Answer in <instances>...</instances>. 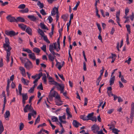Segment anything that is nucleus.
<instances>
[{
  "label": "nucleus",
  "instance_id": "1",
  "mask_svg": "<svg viewBox=\"0 0 134 134\" xmlns=\"http://www.w3.org/2000/svg\"><path fill=\"white\" fill-rule=\"evenodd\" d=\"M58 8L54 7L53 8L51 12V14L52 15H54L56 14V20L57 21L59 20V16L58 12Z\"/></svg>",
  "mask_w": 134,
  "mask_h": 134
},
{
  "label": "nucleus",
  "instance_id": "2",
  "mask_svg": "<svg viewBox=\"0 0 134 134\" xmlns=\"http://www.w3.org/2000/svg\"><path fill=\"white\" fill-rule=\"evenodd\" d=\"M27 61L24 64V67L28 70L30 69L32 67V63L28 59H27Z\"/></svg>",
  "mask_w": 134,
  "mask_h": 134
},
{
  "label": "nucleus",
  "instance_id": "3",
  "mask_svg": "<svg viewBox=\"0 0 134 134\" xmlns=\"http://www.w3.org/2000/svg\"><path fill=\"white\" fill-rule=\"evenodd\" d=\"M55 104L58 106H60L63 104L61 100L60 97L59 95H57L55 99Z\"/></svg>",
  "mask_w": 134,
  "mask_h": 134
},
{
  "label": "nucleus",
  "instance_id": "4",
  "mask_svg": "<svg viewBox=\"0 0 134 134\" xmlns=\"http://www.w3.org/2000/svg\"><path fill=\"white\" fill-rule=\"evenodd\" d=\"M27 110H28L29 111L31 112L34 109L31 105H29L28 104H27L26 105L24 109V112L25 113L27 112H28Z\"/></svg>",
  "mask_w": 134,
  "mask_h": 134
},
{
  "label": "nucleus",
  "instance_id": "5",
  "mask_svg": "<svg viewBox=\"0 0 134 134\" xmlns=\"http://www.w3.org/2000/svg\"><path fill=\"white\" fill-rule=\"evenodd\" d=\"M54 83L53 85L56 86H59L60 87V90L61 91V93H63L64 91V86L63 84L60 85L56 82H54Z\"/></svg>",
  "mask_w": 134,
  "mask_h": 134
},
{
  "label": "nucleus",
  "instance_id": "6",
  "mask_svg": "<svg viewBox=\"0 0 134 134\" xmlns=\"http://www.w3.org/2000/svg\"><path fill=\"white\" fill-rule=\"evenodd\" d=\"M92 130L94 133H97L99 129V128L96 125H93L91 127Z\"/></svg>",
  "mask_w": 134,
  "mask_h": 134
},
{
  "label": "nucleus",
  "instance_id": "7",
  "mask_svg": "<svg viewBox=\"0 0 134 134\" xmlns=\"http://www.w3.org/2000/svg\"><path fill=\"white\" fill-rule=\"evenodd\" d=\"M6 19L8 21L11 23H15V22L16 21L15 18L14 17L12 16L11 15H9L7 16Z\"/></svg>",
  "mask_w": 134,
  "mask_h": 134
},
{
  "label": "nucleus",
  "instance_id": "8",
  "mask_svg": "<svg viewBox=\"0 0 134 134\" xmlns=\"http://www.w3.org/2000/svg\"><path fill=\"white\" fill-rule=\"evenodd\" d=\"M15 32L14 31L7 30L5 31V34L8 35L11 37L12 36H14L15 35Z\"/></svg>",
  "mask_w": 134,
  "mask_h": 134
},
{
  "label": "nucleus",
  "instance_id": "9",
  "mask_svg": "<svg viewBox=\"0 0 134 134\" xmlns=\"http://www.w3.org/2000/svg\"><path fill=\"white\" fill-rule=\"evenodd\" d=\"M3 47L5 49V50L7 51V55H10V51L12 49L11 47H10L9 45L7 47L6 46H3Z\"/></svg>",
  "mask_w": 134,
  "mask_h": 134
},
{
  "label": "nucleus",
  "instance_id": "10",
  "mask_svg": "<svg viewBox=\"0 0 134 134\" xmlns=\"http://www.w3.org/2000/svg\"><path fill=\"white\" fill-rule=\"evenodd\" d=\"M57 95H59L58 93L56 91H54L48 96V97L49 99H51L53 97H55V99H56V97Z\"/></svg>",
  "mask_w": 134,
  "mask_h": 134
},
{
  "label": "nucleus",
  "instance_id": "11",
  "mask_svg": "<svg viewBox=\"0 0 134 134\" xmlns=\"http://www.w3.org/2000/svg\"><path fill=\"white\" fill-rule=\"evenodd\" d=\"M55 49L54 47L53 44H50L49 46V50L50 52L53 54H55V52L54 51Z\"/></svg>",
  "mask_w": 134,
  "mask_h": 134
},
{
  "label": "nucleus",
  "instance_id": "12",
  "mask_svg": "<svg viewBox=\"0 0 134 134\" xmlns=\"http://www.w3.org/2000/svg\"><path fill=\"white\" fill-rule=\"evenodd\" d=\"M16 21L15 23H17L18 22H24L25 21V19L23 18L20 17H18L16 19Z\"/></svg>",
  "mask_w": 134,
  "mask_h": 134
},
{
  "label": "nucleus",
  "instance_id": "13",
  "mask_svg": "<svg viewBox=\"0 0 134 134\" xmlns=\"http://www.w3.org/2000/svg\"><path fill=\"white\" fill-rule=\"evenodd\" d=\"M47 77L49 79V82H52V84L53 85V83H54V82H55V81L52 78V77L50 76L49 75V74L48 72V73H47Z\"/></svg>",
  "mask_w": 134,
  "mask_h": 134
},
{
  "label": "nucleus",
  "instance_id": "14",
  "mask_svg": "<svg viewBox=\"0 0 134 134\" xmlns=\"http://www.w3.org/2000/svg\"><path fill=\"white\" fill-rule=\"evenodd\" d=\"M19 70L21 71V74L23 76H26L25 70L24 68L22 67H20Z\"/></svg>",
  "mask_w": 134,
  "mask_h": 134
},
{
  "label": "nucleus",
  "instance_id": "15",
  "mask_svg": "<svg viewBox=\"0 0 134 134\" xmlns=\"http://www.w3.org/2000/svg\"><path fill=\"white\" fill-rule=\"evenodd\" d=\"M31 54H29L28 55L30 58L32 59L33 60L36 59V56L34 53H30Z\"/></svg>",
  "mask_w": 134,
  "mask_h": 134
},
{
  "label": "nucleus",
  "instance_id": "16",
  "mask_svg": "<svg viewBox=\"0 0 134 134\" xmlns=\"http://www.w3.org/2000/svg\"><path fill=\"white\" fill-rule=\"evenodd\" d=\"M10 114L9 111V110H7L5 112L4 114V117L5 119L8 118V119H7V120H9V117L10 116Z\"/></svg>",
  "mask_w": 134,
  "mask_h": 134
},
{
  "label": "nucleus",
  "instance_id": "17",
  "mask_svg": "<svg viewBox=\"0 0 134 134\" xmlns=\"http://www.w3.org/2000/svg\"><path fill=\"white\" fill-rule=\"evenodd\" d=\"M18 26L20 28L24 31H25V30L26 28V26L23 23L19 24Z\"/></svg>",
  "mask_w": 134,
  "mask_h": 134
},
{
  "label": "nucleus",
  "instance_id": "18",
  "mask_svg": "<svg viewBox=\"0 0 134 134\" xmlns=\"http://www.w3.org/2000/svg\"><path fill=\"white\" fill-rule=\"evenodd\" d=\"M26 31L29 35H32V30L29 27H27L26 30Z\"/></svg>",
  "mask_w": 134,
  "mask_h": 134
},
{
  "label": "nucleus",
  "instance_id": "19",
  "mask_svg": "<svg viewBox=\"0 0 134 134\" xmlns=\"http://www.w3.org/2000/svg\"><path fill=\"white\" fill-rule=\"evenodd\" d=\"M79 122L76 120H73L72 124L74 126L76 127L77 128L79 127Z\"/></svg>",
  "mask_w": 134,
  "mask_h": 134
},
{
  "label": "nucleus",
  "instance_id": "20",
  "mask_svg": "<svg viewBox=\"0 0 134 134\" xmlns=\"http://www.w3.org/2000/svg\"><path fill=\"white\" fill-rule=\"evenodd\" d=\"M115 80V76H113L112 77H111L110 80V86H112L113 84L114 83Z\"/></svg>",
  "mask_w": 134,
  "mask_h": 134
},
{
  "label": "nucleus",
  "instance_id": "21",
  "mask_svg": "<svg viewBox=\"0 0 134 134\" xmlns=\"http://www.w3.org/2000/svg\"><path fill=\"white\" fill-rule=\"evenodd\" d=\"M42 72H41L38 74V78L36 79L33 82L34 83H36L37 82L38 80L40 79L41 77L42 76Z\"/></svg>",
  "mask_w": 134,
  "mask_h": 134
},
{
  "label": "nucleus",
  "instance_id": "22",
  "mask_svg": "<svg viewBox=\"0 0 134 134\" xmlns=\"http://www.w3.org/2000/svg\"><path fill=\"white\" fill-rule=\"evenodd\" d=\"M28 18L30 19L31 20L35 21L36 20V18L34 15H29L27 16Z\"/></svg>",
  "mask_w": 134,
  "mask_h": 134
},
{
  "label": "nucleus",
  "instance_id": "23",
  "mask_svg": "<svg viewBox=\"0 0 134 134\" xmlns=\"http://www.w3.org/2000/svg\"><path fill=\"white\" fill-rule=\"evenodd\" d=\"M5 43L3 44V46H5L7 47L10 44L9 40L7 38L5 37Z\"/></svg>",
  "mask_w": 134,
  "mask_h": 134
},
{
  "label": "nucleus",
  "instance_id": "24",
  "mask_svg": "<svg viewBox=\"0 0 134 134\" xmlns=\"http://www.w3.org/2000/svg\"><path fill=\"white\" fill-rule=\"evenodd\" d=\"M23 100H27L28 98V97L27 95V93H23L22 94Z\"/></svg>",
  "mask_w": 134,
  "mask_h": 134
},
{
  "label": "nucleus",
  "instance_id": "25",
  "mask_svg": "<svg viewBox=\"0 0 134 134\" xmlns=\"http://www.w3.org/2000/svg\"><path fill=\"white\" fill-rule=\"evenodd\" d=\"M4 130V127L2 121H0V134H1Z\"/></svg>",
  "mask_w": 134,
  "mask_h": 134
},
{
  "label": "nucleus",
  "instance_id": "26",
  "mask_svg": "<svg viewBox=\"0 0 134 134\" xmlns=\"http://www.w3.org/2000/svg\"><path fill=\"white\" fill-rule=\"evenodd\" d=\"M94 113L92 112L91 113L89 114L87 116V120L91 119V118L93 116Z\"/></svg>",
  "mask_w": 134,
  "mask_h": 134
},
{
  "label": "nucleus",
  "instance_id": "27",
  "mask_svg": "<svg viewBox=\"0 0 134 134\" xmlns=\"http://www.w3.org/2000/svg\"><path fill=\"white\" fill-rule=\"evenodd\" d=\"M33 51L35 53H39L40 52V49L38 48L35 47L33 49Z\"/></svg>",
  "mask_w": 134,
  "mask_h": 134
},
{
  "label": "nucleus",
  "instance_id": "28",
  "mask_svg": "<svg viewBox=\"0 0 134 134\" xmlns=\"http://www.w3.org/2000/svg\"><path fill=\"white\" fill-rule=\"evenodd\" d=\"M38 33L42 36H43L44 35V34L43 31L40 29H38L37 30Z\"/></svg>",
  "mask_w": 134,
  "mask_h": 134
},
{
  "label": "nucleus",
  "instance_id": "29",
  "mask_svg": "<svg viewBox=\"0 0 134 134\" xmlns=\"http://www.w3.org/2000/svg\"><path fill=\"white\" fill-rule=\"evenodd\" d=\"M18 90L19 91V94L21 96L22 95V94L21 93L22 91V85H21L20 83L18 85Z\"/></svg>",
  "mask_w": 134,
  "mask_h": 134
},
{
  "label": "nucleus",
  "instance_id": "30",
  "mask_svg": "<svg viewBox=\"0 0 134 134\" xmlns=\"http://www.w3.org/2000/svg\"><path fill=\"white\" fill-rule=\"evenodd\" d=\"M29 12V9L27 8H26L20 10V12L22 13H27Z\"/></svg>",
  "mask_w": 134,
  "mask_h": 134
},
{
  "label": "nucleus",
  "instance_id": "31",
  "mask_svg": "<svg viewBox=\"0 0 134 134\" xmlns=\"http://www.w3.org/2000/svg\"><path fill=\"white\" fill-rule=\"evenodd\" d=\"M130 27V26L129 25H126V27L127 28V31L129 34H130L131 32Z\"/></svg>",
  "mask_w": 134,
  "mask_h": 134
},
{
  "label": "nucleus",
  "instance_id": "32",
  "mask_svg": "<svg viewBox=\"0 0 134 134\" xmlns=\"http://www.w3.org/2000/svg\"><path fill=\"white\" fill-rule=\"evenodd\" d=\"M40 25L42 29L48 30V29L47 28V27H46L45 25L44 24L42 23H40Z\"/></svg>",
  "mask_w": 134,
  "mask_h": 134
},
{
  "label": "nucleus",
  "instance_id": "33",
  "mask_svg": "<svg viewBox=\"0 0 134 134\" xmlns=\"http://www.w3.org/2000/svg\"><path fill=\"white\" fill-rule=\"evenodd\" d=\"M37 4L41 8H42L44 7V4L43 3H41L39 1H38Z\"/></svg>",
  "mask_w": 134,
  "mask_h": 134
},
{
  "label": "nucleus",
  "instance_id": "34",
  "mask_svg": "<svg viewBox=\"0 0 134 134\" xmlns=\"http://www.w3.org/2000/svg\"><path fill=\"white\" fill-rule=\"evenodd\" d=\"M80 118L81 119H82L83 120H87V116L85 115H81L80 117Z\"/></svg>",
  "mask_w": 134,
  "mask_h": 134
},
{
  "label": "nucleus",
  "instance_id": "35",
  "mask_svg": "<svg viewBox=\"0 0 134 134\" xmlns=\"http://www.w3.org/2000/svg\"><path fill=\"white\" fill-rule=\"evenodd\" d=\"M51 120L52 122H57L58 121V119L57 117L55 116H52L51 117Z\"/></svg>",
  "mask_w": 134,
  "mask_h": 134
},
{
  "label": "nucleus",
  "instance_id": "36",
  "mask_svg": "<svg viewBox=\"0 0 134 134\" xmlns=\"http://www.w3.org/2000/svg\"><path fill=\"white\" fill-rule=\"evenodd\" d=\"M43 37V39L44 41L48 43H50V42L49 40L48 39L47 37L46 36H42Z\"/></svg>",
  "mask_w": 134,
  "mask_h": 134
},
{
  "label": "nucleus",
  "instance_id": "37",
  "mask_svg": "<svg viewBox=\"0 0 134 134\" xmlns=\"http://www.w3.org/2000/svg\"><path fill=\"white\" fill-rule=\"evenodd\" d=\"M40 120V115H38L37 118L36 119L35 121L34 125H36L37 123H38Z\"/></svg>",
  "mask_w": 134,
  "mask_h": 134
},
{
  "label": "nucleus",
  "instance_id": "38",
  "mask_svg": "<svg viewBox=\"0 0 134 134\" xmlns=\"http://www.w3.org/2000/svg\"><path fill=\"white\" fill-rule=\"evenodd\" d=\"M48 58L52 62H53L54 60V57H53L52 56L51 54H50L48 55Z\"/></svg>",
  "mask_w": 134,
  "mask_h": 134
},
{
  "label": "nucleus",
  "instance_id": "39",
  "mask_svg": "<svg viewBox=\"0 0 134 134\" xmlns=\"http://www.w3.org/2000/svg\"><path fill=\"white\" fill-rule=\"evenodd\" d=\"M80 3V1H78L76 4L75 7L73 9V10H76L77 8V7L79 5Z\"/></svg>",
  "mask_w": 134,
  "mask_h": 134
},
{
  "label": "nucleus",
  "instance_id": "40",
  "mask_svg": "<svg viewBox=\"0 0 134 134\" xmlns=\"http://www.w3.org/2000/svg\"><path fill=\"white\" fill-rule=\"evenodd\" d=\"M6 102H7V100H6V97H4V102H3L4 103H3V110L4 109V108H5V104L6 103Z\"/></svg>",
  "mask_w": 134,
  "mask_h": 134
},
{
  "label": "nucleus",
  "instance_id": "41",
  "mask_svg": "<svg viewBox=\"0 0 134 134\" xmlns=\"http://www.w3.org/2000/svg\"><path fill=\"white\" fill-rule=\"evenodd\" d=\"M107 93L108 94V95L109 96H110V94L109 92H108V91H110V93H112V88L110 86L108 87L107 88Z\"/></svg>",
  "mask_w": 134,
  "mask_h": 134
},
{
  "label": "nucleus",
  "instance_id": "42",
  "mask_svg": "<svg viewBox=\"0 0 134 134\" xmlns=\"http://www.w3.org/2000/svg\"><path fill=\"white\" fill-rule=\"evenodd\" d=\"M68 54L69 55V57L68 58V60H69V58L70 59V60H71V62H73L71 56V55L70 54V50L69 49L68 51Z\"/></svg>",
  "mask_w": 134,
  "mask_h": 134
},
{
  "label": "nucleus",
  "instance_id": "43",
  "mask_svg": "<svg viewBox=\"0 0 134 134\" xmlns=\"http://www.w3.org/2000/svg\"><path fill=\"white\" fill-rule=\"evenodd\" d=\"M21 81L22 82L24 83V85H28V83L26 81V80L23 77H22L21 78Z\"/></svg>",
  "mask_w": 134,
  "mask_h": 134
},
{
  "label": "nucleus",
  "instance_id": "44",
  "mask_svg": "<svg viewBox=\"0 0 134 134\" xmlns=\"http://www.w3.org/2000/svg\"><path fill=\"white\" fill-rule=\"evenodd\" d=\"M26 6L25 4H22L20 5L18 8L19 9H23Z\"/></svg>",
  "mask_w": 134,
  "mask_h": 134
},
{
  "label": "nucleus",
  "instance_id": "45",
  "mask_svg": "<svg viewBox=\"0 0 134 134\" xmlns=\"http://www.w3.org/2000/svg\"><path fill=\"white\" fill-rule=\"evenodd\" d=\"M10 86V84H7L6 88V91L7 92V94L8 96L9 93V88Z\"/></svg>",
  "mask_w": 134,
  "mask_h": 134
},
{
  "label": "nucleus",
  "instance_id": "46",
  "mask_svg": "<svg viewBox=\"0 0 134 134\" xmlns=\"http://www.w3.org/2000/svg\"><path fill=\"white\" fill-rule=\"evenodd\" d=\"M23 51L24 52H26L28 53H31L32 51L29 49L27 48L25 49L24 48L23 49Z\"/></svg>",
  "mask_w": 134,
  "mask_h": 134
},
{
  "label": "nucleus",
  "instance_id": "47",
  "mask_svg": "<svg viewBox=\"0 0 134 134\" xmlns=\"http://www.w3.org/2000/svg\"><path fill=\"white\" fill-rule=\"evenodd\" d=\"M112 130V132L113 133H115V134H119L118 132L120 131L116 129H114Z\"/></svg>",
  "mask_w": 134,
  "mask_h": 134
},
{
  "label": "nucleus",
  "instance_id": "48",
  "mask_svg": "<svg viewBox=\"0 0 134 134\" xmlns=\"http://www.w3.org/2000/svg\"><path fill=\"white\" fill-rule=\"evenodd\" d=\"M24 127V125L23 123H21L19 126V130L20 131L22 130Z\"/></svg>",
  "mask_w": 134,
  "mask_h": 134
},
{
  "label": "nucleus",
  "instance_id": "49",
  "mask_svg": "<svg viewBox=\"0 0 134 134\" xmlns=\"http://www.w3.org/2000/svg\"><path fill=\"white\" fill-rule=\"evenodd\" d=\"M62 65H59L57 67V68L59 70H60L61 68L64 65V64L65 63L64 61H63L62 62Z\"/></svg>",
  "mask_w": 134,
  "mask_h": 134
},
{
  "label": "nucleus",
  "instance_id": "50",
  "mask_svg": "<svg viewBox=\"0 0 134 134\" xmlns=\"http://www.w3.org/2000/svg\"><path fill=\"white\" fill-rule=\"evenodd\" d=\"M41 48L44 52H45L46 51V46L45 45H43L41 47Z\"/></svg>",
  "mask_w": 134,
  "mask_h": 134
},
{
  "label": "nucleus",
  "instance_id": "51",
  "mask_svg": "<svg viewBox=\"0 0 134 134\" xmlns=\"http://www.w3.org/2000/svg\"><path fill=\"white\" fill-rule=\"evenodd\" d=\"M96 25L100 33H101L102 31V29L100 25L97 23H96Z\"/></svg>",
  "mask_w": 134,
  "mask_h": 134
},
{
  "label": "nucleus",
  "instance_id": "52",
  "mask_svg": "<svg viewBox=\"0 0 134 134\" xmlns=\"http://www.w3.org/2000/svg\"><path fill=\"white\" fill-rule=\"evenodd\" d=\"M126 42H127V45L129 44L130 43L129 42V37L128 34H127L126 35Z\"/></svg>",
  "mask_w": 134,
  "mask_h": 134
},
{
  "label": "nucleus",
  "instance_id": "53",
  "mask_svg": "<svg viewBox=\"0 0 134 134\" xmlns=\"http://www.w3.org/2000/svg\"><path fill=\"white\" fill-rule=\"evenodd\" d=\"M104 70V67H102V69L100 71V74L99 76L102 77V76L103 75V73Z\"/></svg>",
  "mask_w": 134,
  "mask_h": 134
},
{
  "label": "nucleus",
  "instance_id": "54",
  "mask_svg": "<svg viewBox=\"0 0 134 134\" xmlns=\"http://www.w3.org/2000/svg\"><path fill=\"white\" fill-rule=\"evenodd\" d=\"M121 81L123 82H124V83H126L127 82V80L124 79L123 76H121Z\"/></svg>",
  "mask_w": 134,
  "mask_h": 134
},
{
  "label": "nucleus",
  "instance_id": "55",
  "mask_svg": "<svg viewBox=\"0 0 134 134\" xmlns=\"http://www.w3.org/2000/svg\"><path fill=\"white\" fill-rule=\"evenodd\" d=\"M61 18L62 19H63L64 21H66L67 16L66 15L64 14L61 16Z\"/></svg>",
  "mask_w": 134,
  "mask_h": 134
},
{
  "label": "nucleus",
  "instance_id": "56",
  "mask_svg": "<svg viewBox=\"0 0 134 134\" xmlns=\"http://www.w3.org/2000/svg\"><path fill=\"white\" fill-rule=\"evenodd\" d=\"M40 13L43 15H45L46 14L44 10L43 9H42L40 10Z\"/></svg>",
  "mask_w": 134,
  "mask_h": 134
},
{
  "label": "nucleus",
  "instance_id": "57",
  "mask_svg": "<svg viewBox=\"0 0 134 134\" xmlns=\"http://www.w3.org/2000/svg\"><path fill=\"white\" fill-rule=\"evenodd\" d=\"M59 118L60 120H62L63 119H66V116L65 115H64L62 116H59Z\"/></svg>",
  "mask_w": 134,
  "mask_h": 134
},
{
  "label": "nucleus",
  "instance_id": "58",
  "mask_svg": "<svg viewBox=\"0 0 134 134\" xmlns=\"http://www.w3.org/2000/svg\"><path fill=\"white\" fill-rule=\"evenodd\" d=\"M129 17V18H130V19L131 20V21H133V19L134 18L133 16V12H132V15H130Z\"/></svg>",
  "mask_w": 134,
  "mask_h": 134
},
{
  "label": "nucleus",
  "instance_id": "59",
  "mask_svg": "<svg viewBox=\"0 0 134 134\" xmlns=\"http://www.w3.org/2000/svg\"><path fill=\"white\" fill-rule=\"evenodd\" d=\"M32 116H34L35 115H36L37 114V112L36 111H35L34 110H33L32 111V113H30Z\"/></svg>",
  "mask_w": 134,
  "mask_h": 134
},
{
  "label": "nucleus",
  "instance_id": "60",
  "mask_svg": "<svg viewBox=\"0 0 134 134\" xmlns=\"http://www.w3.org/2000/svg\"><path fill=\"white\" fill-rule=\"evenodd\" d=\"M131 111L134 112V103L133 102L131 104Z\"/></svg>",
  "mask_w": 134,
  "mask_h": 134
},
{
  "label": "nucleus",
  "instance_id": "61",
  "mask_svg": "<svg viewBox=\"0 0 134 134\" xmlns=\"http://www.w3.org/2000/svg\"><path fill=\"white\" fill-rule=\"evenodd\" d=\"M84 106H85L87 105L88 103V99L87 98L85 97L84 99Z\"/></svg>",
  "mask_w": 134,
  "mask_h": 134
},
{
  "label": "nucleus",
  "instance_id": "62",
  "mask_svg": "<svg viewBox=\"0 0 134 134\" xmlns=\"http://www.w3.org/2000/svg\"><path fill=\"white\" fill-rule=\"evenodd\" d=\"M37 89H40L41 90H43V87L42 85V83H41V84L39 85L37 87Z\"/></svg>",
  "mask_w": 134,
  "mask_h": 134
},
{
  "label": "nucleus",
  "instance_id": "63",
  "mask_svg": "<svg viewBox=\"0 0 134 134\" xmlns=\"http://www.w3.org/2000/svg\"><path fill=\"white\" fill-rule=\"evenodd\" d=\"M108 126H110L109 127V129L113 130V129H114L115 126L113 125H111L110 124H109L108 125Z\"/></svg>",
  "mask_w": 134,
  "mask_h": 134
},
{
  "label": "nucleus",
  "instance_id": "64",
  "mask_svg": "<svg viewBox=\"0 0 134 134\" xmlns=\"http://www.w3.org/2000/svg\"><path fill=\"white\" fill-rule=\"evenodd\" d=\"M134 115V112L131 111L130 114V117L131 119H133Z\"/></svg>",
  "mask_w": 134,
  "mask_h": 134
}]
</instances>
